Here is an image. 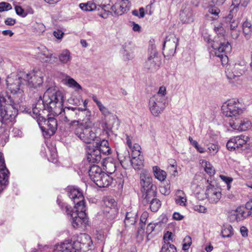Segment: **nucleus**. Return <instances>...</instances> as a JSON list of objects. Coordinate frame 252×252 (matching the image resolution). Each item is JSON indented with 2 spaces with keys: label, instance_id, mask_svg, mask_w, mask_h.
Masks as SVG:
<instances>
[{
  "label": "nucleus",
  "instance_id": "1",
  "mask_svg": "<svg viewBox=\"0 0 252 252\" xmlns=\"http://www.w3.org/2000/svg\"><path fill=\"white\" fill-rule=\"evenodd\" d=\"M214 31L220 36L215 37L211 42L213 50L211 53L219 58L222 65L226 64L228 62L226 54L231 51V46L228 41L224 40V35L227 33V31L223 25V21L218 26L215 27Z\"/></svg>",
  "mask_w": 252,
  "mask_h": 252
},
{
  "label": "nucleus",
  "instance_id": "2",
  "mask_svg": "<svg viewBox=\"0 0 252 252\" xmlns=\"http://www.w3.org/2000/svg\"><path fill=\"white\" fill-rule=\"evenodd\" d=\"M33 78L30 74H27L26 72H22L14 77H9L6 80L7 88L11 93L21 94L23 93V88L25 84L30 88H36L40 86L42 84V80L40 78H37L36 82L34 83L29 79Z\"/></svg>",
  "mask_w": 252,
  "mask_h": 252
},
{
  "label": "nucleus",
  "instance_id": "3",
  "mask_svg": "<svg viewBox=\"0 0 252 252\" xmlns=\"http://www.w3.org/2000/svg\"><path fill=\"white\" fill-rule=\"evenodd\" d=\"M54 116H59L60 120L65 123H69L70 126L77 123V126L82 121H85L86 118H91V111L81 110L79 107H65L61 108V112Z\"/></svg>",
  "mask_w": 252,
  "mask_h": 252
},
{
  "label": "nucleus",
  "instance_id": "4",
  "mask_svg": "<svg viewBox=\"0 0 252 252\" xmlns=\"http://www.w3.org/2000/svg\"><path fill=\"white\" fill-rule=\"evenodd\" d=\"M42 99V103L49 112L53 115L61 113L64 102L61 91L49 89L45 92Z\"/></svg>",
  "mask_w": 252,
  "mask_h": 252
},
{
  "label": "nucleus",
  "instance_id": "5",
  "mask_svg": "<svg viewBox=\"0 0 252 252\" xmlns=\"http://www.w3.org/2000/svg\"><path fill=\"white\" fill-rule=\"evenodd\" d=\"M18 114V106L5 92L0 93V122H12Z\"/></svg>",
  "mask_w": 252,
  "mask_h": 252
},
{
  "label": "nucleus",
  "instance_id": "6",
  "mask_svg": "<svg viewBox=\"0 0 252 252\" xmlns=\"http://www.w3.org/2000/svg\"><path fill=\"white\" fill-rule=\"evenodd\" d=\"M92 123L90 118L85 119L78 124L74 130V134L80 140L85 143L90 144L97 137L95 132L92 128Z\"/></svg>",
  "mask_w": 252,
  "mask_h": 252
},
{
  "label": "nucleus",
  "instance_id": "7",
  "mask_svg": "<svg viewBox=\"0 0 252 252\" xmlns=\"http://www.w3.org/2000/svg\"><path fill=\"white\" fill-rule=\"evenodd\" d=\"M66 213L70 217V220L72 226L75 228H84L89 224L88 218L87 216L86 207L74 208L66 206L65 207Z\"/></svg>",
  "mask_w": 252,
  "mask_h": 252
},
{
  "label": "nucleus",
  "instance_id": "8",
  "mask_svg": "<svg viewBox=\"0 0 252 252\" xmlns=\"http://www.w3.org/2000/svg\"><path fill=\"white\" fill-rule=\"evenodd\" d=\"M251 145L249 137L240 135L231 138L226 144V147L230 151L242 152L250 149Z\"/></svg>",
  "mask_w": 252,
  "mask_h": 252
},
{
  "label": "nucleus",
  "instance_id": "9",
  "mask_svg": "<svg viewBox=\"0 0 252 252\" xmlns=\"http://www.w3.org/2000/svg\"><path fill=\"white\" fill-rule=\"evenodd\" d=\"M140 185L143 196L147 200L156 195L154 187L152 184V178L149 171L146 169L142 170L140 174Z\"/></svg>",
  "mask_w": 252,
  "mask_h": 252
},
{
  "label": "nucleus",
  "instance_id": "10",
  "mask_svg": "<svg viewBox=\"0 0 252 252\" xmlns=\"http://www.w3.org/2000/svg\"><path fill=\"white\" fill-rule=\"evenodd\" d=\"M221 110L223 114L226 117L235 119L243 113L244 108L241 107V104L238 100L231 99L223 104Z\"/></svg>",
  "mask_w": 252,
  "mask_h": 252
},
{
  "label": "nucleus",
  "instance_id": "11",
  "mask_svg": "<svg viewBox=\"0 0 252 252\" xmlns=\"http://www.w3.org/2000/svg\"><path fill=\"white\" fill-rule=\"evenodd\" d=\"M234 14L229 13L223 20V25L226 29L227 33L229 34L232 38L236 39L240 35L241 31L238 27L239 22L234 18Z\"/></svg>",
  "mask_w": 252,
  "mask_h": 252
},
{
  "label": "nucleus",
  "instance_id": "12",
  "mask_svg": "<svg viewBox=\"0 0 252 252\" xmlns=\"http://www.w3.org/2000/svg\"><path fill=\"white\" fill-rule=\"evenodd\" d=\"M148 106L154 116H159L166 107L165 97L159 95H154L150 98Z\"/></svg>",
  "mask_w": 252,
  "mask_h": 252
},
{
  "label": "nucleus",
  "instance_id": "13",
  "mask_svg": "<svg viewBox=\"0 0 252 252\" xmlns=\"http://www.w3.org/2000/svg\"><path fill=\"white\" fill-rule=\"evenodd\" d=\"M41 128L43 136L47 138L53 135L56 132L57 128V120L54 118H49L43 120L38 123Z\"/></svg>",
  "mask_w": 252,
  "mask_h": 252
},
{
  "label": "nucleus",
  "instance_id": "14",
  "mask_svg": "<svg viewBox=\"0 0 252 252\" xmlns=\"http://www.w3.org/2000/svg\"><path fill=\"white\" fill-rule=\"evenodd\" d=\"M109 0H93L87 3L79 4L80 8L85 11H93L96 9H101L105 12L109 11L110 4H107Z\"/></svg>",
  "mask_w": 252,
  "mask_h": 252
},
{
  "label": "nucleus",
  "instance_id": "15",
  "mask_svg": "<svg viewBox=\"0 0 252 252\" xmlns=\"http://www.w3.org/2000/svg\"><path fill=\"white\" fill-rule=\"evenodd\" d=\"M179 39L174 34H170L166 37L163 49V55L169 58L174 56L178 45Z\"/></svg>",
  "mask_w": 252,
  "mask_h": 252
},
{
  "label": "nucleus",
  "instance_id": "16",
  "mask_svg": "<svg viewBox=\"0 0 252 252\" xmlns=\"http://www.w3.org/2000/svg\"><path fill=\"white\" fill-rule=\"evenodd\" d=\"M68 195L74 204V208L86 207L82 192L74 186L67 187Z\"/></svg>",
  "mask_w": 252,
  "mask_h": 252
},
{
  "label": "nucleus",
  "instance_id": "17",
  "mask_svg": "<svg viewBox=\"0 0 252 252\" xmlns=\"http://www.w3.org/2000/svg\"><path fill=\"white\" fill-rule=\"evenodd\" d=\"M161 63V56L156 50H153L145 64V68L151 72L157 71Z\"/></svg>",
  "mask_w": 252,
  "mask_h": 252
},
{
  "label": "nucleus",
  "instance_id": "18",
  "mask_svg": "<svg viewBox=\"0 0 252 252\" xmlns=\"http://www.w3.org/2000/svg\"><path fill=\"white\" fill-rule=\"evenodd\" d=\"M9 172L7 168L3 154L0 153V193L8 184Z\"/></svg>",
  "mask_w": 252,
  "mask_h": 252
},
{
  "label": "nucleus",
  "instance_id": "19",
  "mask_svg": "<svg viewBox=\"0 0 252 252\" xmlns=\"http://www.w3.org/2000/svg\"><path fill=\"white\" fill-rule=\"evenodd\" d=\"M244 67L239 63L227 64L225 74L227 78L230 80H238L244 71Z\"/></svg>",
  "mask_w": 252,
  "mask_h": 252
},
{
  "label": "nucleus",
  "instance_id": "20",
  "mask_svg": "<svg viewBox=\"0 0 252 252\" xmlns=\"http://www.w3.org/2000/svg\"><path fill=\"white\" fill-rule=\"evenodd\" d=\"M230 127L234 130L243 131L249 129L252 126L251 121L247 118H235L229 122Z\"/></svg>",
  "mask_w": 252,
  "mask_h": 252
},
{
  "label": "nucleus",
  "instance_id": "21",
  "mask_svg": "<svg viewBox=\"0 0 252 252\" xmlns=\"http://www.w3.org/2000/svg\"><path fill=\"white\" fill-rule=\"evenodd\" d=\"M104 214L110 220L114 219L117 215V203L114 199H107L104 201Z\"/></svg>",
  "mask_w": 252,
  "mask_h": 252
},
{
  "label": "nucleus",
  "instance_id": "22",
  "mask_svg": "<svg viewBox=\"0 0 252 252\" xmlns=\"http://www.w3.org/2000/svg\"><path fill=\"white\" fill-rule=\"evenodd\" d=\"M205 196L210 203H217L221 197L220 189L209 184L207 187Z\"/></svg>",
  "mask_w": 252,
  "mask_h": 252
},
{
  "label": "nucleus",
  "instance_id": "23",
  "mask_svg": "<svg viewBox=\"0 0 252 252\" xmlns=\"http://www.w3.org/2000/svg\"><path fill=\"white\" fill-rule=\"evenodd\" d=\"M129 2L128 0H117L115 3L110 5L109 12H114L117 15H122L129 10Z\"/></svg>",
  "mask_w": 252,
  "mask_h": 252
},
{
  "label": "nucleus",
  "instance_id": "24",
  "mask_svg": "<svg viewBox=\"0 0 252 252\" xmlns=\"http://www.w3.org/2000/svg\"><path fill=\"white\" fill-rule=\"evenodd\" d=\"M180 19L183 24H189L194 21V16L191 6L185 4L183 5L180 13Z\"/></svg>",
  "mask_w": 252,
  "mask_h": 252
},
{
  "label": "nucleus",
  "instance_id": "25",
  "mask_svg": "<svg viewBox=\"0 0 252 252\" xmlns=\"http://www.w3.org/2000/svg\"><path fill=\"white\" fill-rule=\"evenodd\" d=\"M75 247V250L77 252H79L82 249V245L86 248L90 247L92 244L91 237L86 233H81L78 237L76 241H73Z\"/></svg>",
  "mask_w": 252,
  "mask_h": 252
},
{
  "label": "nucleus",
  "instance_id": "26",
  "mask_svg": "<svg viewBox=\"0 0 252 252\" xmlns=\"http://www.w3.org/2000/svg\"><path fill=\"white\" fill-rule=\"evenodd\" d=\"M54 252H77L73 241L71 240H65L60 244L56 245Z\"/></svg>",
  "mask_w": 252,
  "mask_h": 252
},
{
  "label": "nucleus",
  "instance_id": "27",
  "mask_svg": "<svg viewBox=\"0 0 252 252\" xmlns=\"http://www.w3.org/2000/svg\"><path fill=\"white\" fill-rule=\"evenodd\" d=\"M133 50L134 47L129 43H125L123 44L121 50L123 59L125 61H128L133 59L134 57Z\"/></svg>",
  "mask_w": 252,
  "mask_h": 252
},
{
  "label": "nucleus",
  "instance_id": "28",
  "mask_svg": "<svg viewBox=\"0 0 252 252\" xmlns=\"http://www.w3.org/2000/svg\"><path fill=\"white\" fill-rule=\"evenodd\" d=\"M112 181V178L110 177L108 174L104 173H102L100 177H98L94 183L99 188H107L111 184Z\"/></svg>",
  "mask_w": 252,
  "mask_h": 252
},
{
  "label": "nucleus",
  "instance_id": "29",
  "mask_svg": "<svg viewBox=\"0 0 252 252\" xmlns=\"http://www.w3.org/2000/svg\"><path fill=\"white\" fill-rule=\"evenodd\" d=\"M41 99L38 101L35 106L32 108V112L35 116L37 118V122L41 121L44 119V117L42 116V113L44 110H47L45 108L44 104L42 103L43 99L40 97Z\"/></svg>",
  "mask_w": 252,
  "mask_h": 252
},
{
  "label": "nucleus",
  "instance_id": "30",
  "mask_svg": "<svg viewBox=\"0 0 252 252\" xmlns=\"http://www.w3.org/2000/svg\"><path fill=\"white\" fill-rule=\"evenodd\" d=\"M92 99L94 100V101L95 102L99 111L101 112L102 115L105 118L110 115V117L111 118L112 120H113L115 122L117 121L115 116L111 115V113L108 110V109L103 105V104L97 98L96 96L93 95L92 96Z\"/></svg>",
  "mask_w": 252,
  "mask_h": 252
},
{
  "label": "nucleus",
  "instance_id": "31",
  "mask_svg": "<svg viewBox=\"0 0 252 252\" xmlns=\"http://www.w3.org/2000/svg\"><path fill=\"white\" fill-rule=\"evenodd\" d=\"M117 157L121 165L124 168L126 169L128 166L130 161V157L129 152L125 150L124 152H117Z\"/></svg>",
  "mask_w": 252,
  "mask_h": 252
},
{
  "label": "nucleus",
  "instance_id": "32",
  "mask_svg": "<svg viewBox=\"0 0 252 252\" xmlns=\"http://www.w3.org/2000/svg\"><path fill=\"white\" fill-rule=\"evenodd\" d=\"M58 58L60 62L63 64H69L72 59L71 53L68 49L62 50L59 55Z\"/></svg>",
  "mask_w": 252,
  "mask_h": 252
},
{
  "label": "nucleus",
  "instance_id": "33",
  "mask_svg": "<svg viewBox=\"0 0 252 252\" xmlns=\"http://www.w3.org/2000/svg\"><path fill=\"white\" fill-rule=\"evenodd\" d=\"M53 54L47 48H44L43 50L38 54V58L43 63H52Z\"/></svg>",
  "mask_w": 252,
  "mask_h": 252
},
{
  "label": "nucleus",
  "instance_id": "34",
  "mask_svg": "<svg viewBox=\"0 0 252 252\" xmlns=\"http://www.w3.org/2000/svg\"><path fill=\"white\" fill-rule=\"evenodd\" d=\"M101 152L96 147L95 149L88 151V158L90 161L97 162L101 159Z\"/></svg>",
  "mask_w": 252,
  "mask_h": 252
},
{
  "label": "nucleus",
  "instance_id": "35",
  "mask_svg": "<svg viewBox=\"0 0 252 252\" xmlns=\"http://www.w3.org/2000/svg\"><path fill=\"white\" fill-rule=\"evenodd\" d=\"M96 147L98 150L105 155H108L111 153V149L109 146L108 141L103 139L98 143H96Z\"/></svg>",
  "mask_w": 252,
  "mask_h": 252
},
{
  "label": "nucleus",
  "instance_id": "36",
  "mask_svg": "<svg viewBox=\"0 0 252 252\" xmlns=\"http://www.w3.org/2000/svg\"><path fill=\"white\" fill-rule=\"evenodd\" d=\"M89 175L92 181L94 182L104 172L102 171L101 168L96 165H93L89 170Z\"/></svg>",
  "mask_w": 252,
  "mask_h": 252
},
{
  "label": "nucleus",
  "instance_id": "37",
  "mask_svg": "<svg viewBox=\"0 0 252 252\" xmlns=\"http://www.w3.org/2000/svg\"><path fill=\"white\" fill-rule=\"evenodd\" d=\"M130 160L131 165L135 170L142 169L144 166V158L142 156H132Z\"/></svg>",
  "mask_w": 252,
  "mask_h": 252
},
{
  "label": "nucleus",
  "instance_id": "38",
  "mask_svg": "<svg viewBox=\"0 0 252 252\" xmlns=\"http://www.w3.org/2000/svg\"><path fill=\"white\" fill-rule=\"evenodd\" d=\"M63 82L64 84L73 89L75 91L82 89V87L74 79L68 76H66V77L63 79Z\"/></svg>",
  "mask_w": 252,
  "mask_h": 252
},
{
  "label": "nucleus",
  "instance_id": "39",
  "mask_svg": "<svg viewBox=\"0 0 252 252\" xmlns=\"http://www.w3.org/2000/svg\"><path fill=\"white\" fill-rule=\"evenodd\" d=\"M102 165L103 166L104 169L107 172V174H112L116 170V166L115 163L109 158L104 159L102 162Z\"/></svg>",
  "mask_w": 252,
  "mask_h": 252
},
{
  "label": "nucleus",
  "instance_id": "40",
  "mask_svg": "<svg viewBox=\"0 0 252 252\" xmlns=\"http://www.w3.org/2000/svg\"><path fill=\"white\" fill-rule=\"evenodd\" d=\"M154 175L156 179L160 182L164 181L167 177L166 172L161 169L158 166H155L153 167Z\"/></svg>",
  "mask_w": 252,
  "mask_h": 252
},
{
  "label": "nucleus",
  "instance_id": "41",
  "mask_svg": "<svg viewBox=\"0 0 252 252\" xmlns=\"http://www.w3.org/2000/svg\"><path fill=\"white\" fill-rule=\"evenodd\" d=\"M31 29L35 34L40 35L45 31V27L41 22H35L32 24Z\"/></svg>",
  "mask_w": 252,
  "mask_h": 252
},
{
  "label": "nucleus",
  "instance_id": "42",
  "mask_svg": "<svg viewBox=\"0 0 252 252\" xmlns=\"http://www.w3.org/2000/svg\"><path fill=\"white\" fill-rule=\"evenodd\" d=\"M234 216L235 220L238 221L244 220L249 215L245 212L243 207H239L236 209Z\"/></svg>",
  "mask_w": 252,
  "mask_h": 252
},
{
  "label": "nucleus",
  "instance_id": "43",
  "mask_svg": "<svg viewBox=\"0 0 252 252\" xmlns=\"http://www.w3.org/2000/svg\"><path fill=\"white\" fill-rule=\"evenodd\" d=\"M175 201L177 204L184 206L186 204L187 199L184 192L181 190H177Z\"/></svg>",
  "mask_w": 252,
  "mask_h": 252
},
{
  "label": "nucleus",
  "instance_id": "44",
  "mask_svg": "<svg viewBox=\"0 0 252 252\" xmlns=\"http://www.w3.org/2000/svg\"><path fill=\"white\" fill-rule=\"evenodd\" d=\"M149 214L147 212H144L140 217V227L138 229L137 232L139 235H142L144 232V227L145 223L148 218Z\"/></svg>",
  "mask_w": 252,
  "mask_h": 252
},
{
  "label": "nucleus",
  "instance_id": "45",
  "mask_svg": "<svg viewBox=\"0 0 252 252\" xmlns=\"http://www.w3.org/2000/svg\"><path fill=\"white\" fill-rule=\"evenodd\" d=\"M200 163L204 168L205 172L210 176H212L215 173V170L212 165L208 161L205 160H202Z\"/></svg>",
  "mask_w": 252,
  "mask_h": 252
},
{
  "label": "nucleus",
  "instance_id": "46",
  "mask_svg": "<svg viewBox=\"0 0 252 252\" xmlns=\"http://www.w3.org/2000/svg\"><path fill=\"white\" fill-rule=\"evenodd\" d=\"M221 236L223 238H230L233 235V229L230 225L224 226L221 232Z\"/></svg>",
  "mask_w": 252,
  "mask_h": 252
},
{
  "label": "nucleus",
  "instance_id": "47",
  "mask_svg": "<svg viewBox=\"0 0 252 252\" xmlns=\"http://www.w3.org/2000/svg\"><path fill=\"white\" fill-rule=\"evenodd\" d=\"M49 150L50 154L48 158V160L54 163H56L58 161V155L56 148L52 145L51 147H49Z\"/></svg>",
  "mask_w": 252,
  "mask_h": 252
},
{
  "label": "nucleus",
  "instance_id": "48",
  "mask_svg": "<svg viewBox=\"0 0 252 252\" xmlns=\"http://www.w3.org/2000/svg\"><path fill=\"white\" fill-rule=\"evenodd\" d=\"M243 31L245 37L248 38L252 31V24L248 21H246L243 24Z\"/></svg>",
  "mask_w": 252,
  "mask_h": 252
},
{
  "label": "nucleus",
  "instance_id": "49",
  "mask_svg": "<svg viewBox=\"0 0 252 252\" xmlns=\"http://www.w3.org/2000/svg\"><path fill=\"white\" fill-rule=\"evenodd\" d=\"M176 248L173 244L169 242L166 243L162 245L160 252H176Z\"/></svg>",
  "mask_w": 252,
  "mask_h": 252
},
{
  "label": "nucleus",
  "instance_id": "50",
  "mask_svg": "<svg viewBox=\"0 0 252 252\" xmlns=\"http://www.w3.org/2000/svg\"><path fill=\"white\" fill-rule=\"evenodd\" d=\"M208 12L209 14L212 15V20H216L218 19L219 17V14L220 13V10L216 6H210L208 9Z\"/></svg>",
  "mask_w": 252,
  "mask_h": 252
},
{
  "label": "nucleus",
  "instance_id": "51",
  "mask_svg": "<svg viewBox=\"0 0 252 252\" xmlns=\"http://www.w3.org/2000/svg\"><path fill=\"white\" fill-rule=\"evenodd\" d=\"M150 204V208L153 212H157L161 205L160 201L157 198L153 199Z\"/></svg>",
  "mask_w": 252,
  "mask_h": 252
},
{
  "label": "nucleus",
  "instance_id": "52",
  "mask_svg": "<svg viewBox=\"0 0 252 252\" xmlns=\"http://www.w3.org/2000/svg\"><path fill=\"white\" fill-rule=\"evenodd\" d=\"M192 243L191 237L187 236L184 239L183 244V250L184 251L188 250L189 248Z\"/></svg>",
  "mask_w": 252,
  "mask_h": 252
},
{
  "label": "nucleus",
  "instance_id": "53",
  "mask_svg": "<svg viewBox=\"0 0 252 252\" xmlns=\"http://www.w3.org/2000/svg\"><path fill=\"white\" fill-rule=\"evenodd\" d=\"M132 150V157L135 156H140L141 153V147L138 144H134L133 145L131 146V148H130Z\"/></svg>",
  "mask_w": 252,
  "mask_h": 252
},
{
  "label": "nucleus",
  "instance_id": "54",
  "mask_svg": "<svg viewBox=\"0 0 252 252\" xmlns=\"http://www.w3.org/2000/svg\"><path fill=\"white\" fill-rule=\"evenodd\" d=\"M240 4L241 5V0H232L231 7H233L230 10V13L235 14Z\"/></svg>",
  "mask_w": 252,
  "mask_h": 252
},
{
  "label": "nucleus",
  "instance_id": "55",
  "mask_svg": "<svg viewBox=\"0 0 252 252\" xmlns=\"http://www.w3.org/2000/svg\"><path fill=\"white\" fill-rule=\"evenodd\" d=\"M170 187L169 184L167 183L166 185L160 186V192L163 195H167L169 194L170 192Z\"/></svg>",
  "mask_w": 252,
  "mask_h": 252
},
{
  "label": "nucleus",
  "instance_id": "56",
  "mask_svg": "<svg viewBox=\"0 0 252 252\" xmlns=\"http://www.w3.org/2000/svg\"><path fill=\"white\" fill-rule=\"evenodd\" d=\"M27 74H30V76H32V77L33 78V79H29L30 81H32L33 82V83H35L37 81V78H40L42 80V84H42V83H43V77L41 75L40 73H39V72H36V73H35L34 72H30L29 73H26Z\"/></svg>",
  "mask_w": 252,
  "mask_h": 252
},
{
  "label": "nucleus",
  "instance_id": "57",
  "mask_svg": "<svg viewBox=\"0 0 252 252\" xmlns=\"http://www.w3.org/2000/svg\"><path fill=\"white\" fill-rule=\"evenodd\" d=\"M12 9V6L10 4L6 2H0V12L8 11Z\"/></svg>",
  "mask_w": 252,
  "mask_h": 252
},
{
  "label": "nucleus",
  "instance_id": "58",
  "mask_svg": "<svg viewBox=\"0 0 252 252\" xmlns=\"http://www.w3.org/2000/svg\"><path fill=\"white\" fill-rule=\"evenodd\" d=\"M208 149L211 154L214 155L218 152L219 147L216 144H210L208 145Z\"/></svg>",
  "mask_w": 252,
  "mask_h": 252
},
{
  "label": "nucleus",
  "instance_id": "59",
  "mask_svg": "<svg viewBox=\"0 0 252 252\" xmlns=\"http://www.w3.org/2000/svg\"><path fill=\"white\" fill-rule=\"evenodd\" d=\"M220 178L227 184V189L230 188V183L232 182L233 179L231 177H227L223 175H220Z\"/></svg>",
  "mask_w": 252,
  "mask_h": 252
},
{
  "label": "nucleus",
  "instance_id": "60",
  "mask_svg": "<svg viewBox=\"0 0 252 252\" xmlns=\"http://www.w3.org/2000/svg\"><path fill=\"white\" fill-rule=\"evenodd\" d=\"M15 9L16 14L22 17H25L27 15V13L20 6H16Z\"/></svg>",
  "mask_w": 252,
  "mask_h": 252
},
{
  "label": "nucleus",
  "instance_id": "61",
  "mask_svg": "<svg viewBox=\"0 0 252 252\" xmlns=\"http://www.w3.org/2000/svg\"><path fill=\"white\" fill-rule=\"evenodd\" d=\"M155 224L154 223H150L147 226L146 233L148 236L155 229Z\"/></svg>",
  "mask_w": 252,
  "mask_h": 252
},
{
  "label": "nucleus",
  "instance_id": "62",
  "mask_svg": "<svg viewBox=\"0 0 252 252\" xmlns=\"http://www.w3.org/2000/svg\"><path fill=\"white\" fill-rule=\"evenodd\" d=\"M193 209L198 212L199 213H204L206 212V208L202 205H194L193 207Z\"/></svg>",
  "mask_w": 252,
  "mask_h": 252
},
{
  "label": "nucleus",
  "instance_id": "63",
  "mask_svg": "<svg viewBox=\"0 0 252 252\" xmlns=\"http://www.w3.org/2000/svg\"><path fill=\"white\" fill-rule=\"evenodd\" d=\"M54 35L59 39L63 38L64 33L60 30H57L54 32Z\"/></svg>",
  "mask_w": 252,
  "mask_h": 252
},
{
  "label": "nucleus",
  "instance_id": "64",
  "mask_svg": "<svg viewBox=\"0 0 252 252\" xmlns=\"http://www.w3.org/2000/svg\"><path fill=\"white\" fill-rule=\"evenodd\" d=\"M166 94V88L164 86H161L159 88L158 94L156 95H159L160 96L164 97V95Z\"/></svg>",
  "mask_w": 252,
  "mask_h": 252
}]
</instances>
